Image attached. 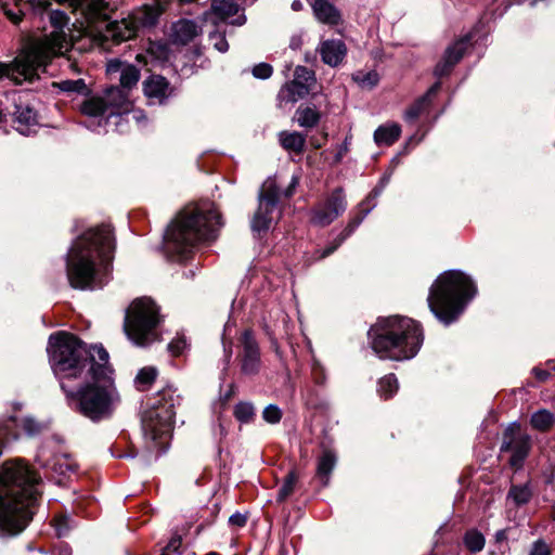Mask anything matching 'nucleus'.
Segmentation results:
<instances>
[{"label":"nucleus","instance_id":"6e6d98bb","mask_svg":"<svg viewBox=\"0 0 555 555\" xmlns=\"http://www.w3.org/2000/svg\"><path fill=\"white\" fill-rule=\"evenodd\" d=\"M348 151V143L347 140L345 141L344 145L341 146L340 151L337 153L335 160L338 163L341 160L344 154Z\"/></svg>","mask_w":555,"mask_h":555},{"label":"nucleus","instance_id":"9d476101","mask_svg":"<svg viewBox=\"0 0 555 555\" xmlns=\"http://www.w3.org/2000/svg\"><path fill=\"white\" fill-rule=\"evenodd\" d=\"M159 323L158 308L150 298L134 300L127 311L124 330L137 346H147L157 339L156 326Z\"/></svg>","mask_w":555,"mask_h":555},{"label":"nucleus","instance_id":"c85d7f7f","mask_svg":"<svg viewBox=\"0 0 555 555\" xmlns=\"http://www.w3.org/2000/svg\"><path fill=\"white\" fill-rule=\"evenodd\" d=\"M336 464V457L331 451H325L318 463V476L322 479L323 486L328 483V476Z\"/></svg>","mask_w":555,"mask_h":555},{"label":"nucleus","instance_id":"13d9d810","mask_svg":"<svg viewBox=\"0 0 555 555\" xmlns=\"http://www.w3.org/2000/svg\"><path fill=\"white\" fill-rule=\"evenodd\" d=\"M304 4L300 0H294L292 3V9L294 11H300L302 9Z\"/></svg>","mask_w":555,"mask_h":555},{"label":"nucleus","instance_id":"052dcab7","mask_svg":"<svg viewBox=\"0 0 555 555\" xmlns=\"http://www.w3.org/2000/svg\"><path fill=\"white\" fill-rule=\"evenodd\" d=\"M60 555H70V552L68 550L60 551Z\"/></svg>","mask_w":555,"mask_h":555},{"label":"nucleus","instance_id":"37998d69","mask_svg":"<svg viewBox=\"0 0 555 555\" xmlns=\"http://www.w3.org/2000/svg\"><path fill=\"white\" fill-rule=\"evenodd\" d=\"M262 417L267 423L276 424L281 421L282 411L275 404H270L264 408L262 412Z\"/></svg>","mask_w":555,"mask_h":555},{"label":"nucleus","instance_id":"bf43d9fd","mask_svg":"<svg viewBox=\"0 0 555 555\" xmlns=\"http://www.w3.org/2000/svg\"><path fill=\"white\" fill-rule=\"evenodd\" d=\"M65 65L70 68H75L76 66L69 62V60H65Z\"/></svg>","mask_w":555,"mask_h":555},{"label":"nucleus","instance_id":"a211bd4d","mask_svg":"<svg viewBox=\"0 0 555 555\" xmlns=\"http://www.w3.org/2000/svg\"><path fill=\"white\" fill-rule=\"evenodd\" d=\"M470 39V35H466L447 48L441 61L434 69L435 76L442 77L451 72L452 67L463 57Z\"/></svg>","mask_w":555,"mask_h":555},{"label":"nucleus","instance_id":"e433bc0d","mask_svg":"<svg viewBox=\"0 0 555 555\" xmlns=\"http://www.w3.org/2000/svg\"><path fill=\"white\" fill-rule=\"evenodd\" d=\"M214 27L215 29L208 34L209 41L212 43L216 50L224 53L229 49V43L225 40V31L221 30L220 25Z\"/></svg>","mask_w":555,"mask_h":555},{"label":"nucleus","instance_id":"6e6552de","mask_svg":"<svg viewBox=\"0 0 555 555\" xmlns=\"http://www.w3.org/2000/svg\"><path fill=\"white\" fill-rule=\"evenodd\" d=\"M158 397L152 406L143 413L142 428L145 440L151 443L149 448L159 453L165 451L168 446L175 405L179 403L180 397L171 387L164 389Z\"/></svg>","mask_w":555,"mask_h":555},{"label":"nucleus","instance_id":"f03ea898","mask_svg":"<svg viewBox=\"0 0 555 555\" xmlns=\"http://www.w3.org/2000/svg\"><path fill=\"white\" fill-rule=\"evenodd\" d=\"M114 240L107 224L90 228L77 237L66 257V274L72 287L101 288L108 280Z\"/></svg>","mask_w":555,"mask_h":555},{"label":"nucleus","instance_id":"dca6fc26","mask_svg":"<svg viewBox=\"0 0 555 555\" xmlns=\"http://www.w3.org/2000/svg\"><path fill=\"white\" fill-rule=\"evenodd\" d=\"M314 85V73L305 66H297L293 81L281 89L279 96L294 103L308 95Z\"/></svg>","mask_w":555,"mask_h":555},{"label":"nucleus","instance_id":"9b49d317","mask_svg":"<svg viewBox=\"0 0 555 555\" xmlns=\"http://www.w3.org/2000/svg\"><path fill=\"white\" fill-rule=\"evenodd\" d=\"M281 192L275 179H267L259 192L258 209L251 220V229L255 232L267 231L274 220L273 212L276 210Z\"/></svg>","mask_w":555,"mask_h":555},{"label":"nucleus","instance_id":"4c0bfd02","mask_svg":"<svg viewBox=\"0 0 555 555\" xmlns=\"http://www.w3.org/2000/svg\"><path fill=\"white\" fill-rule=\"evenodd\" d=\"M508 498L517 505H522L529 502L531 498V490L528 486H513L508 492Z\"/></svg>","mask_w":555,"mask_h":555},{"label":"nucleus","instance_id":"aec40b11","mask_svg":"<svg viewBox=\"0 0 555 555\" xmlns=\"http://www.w3.org/2000/svg\"><path fill=\"white\" fill-rule=\"evenodd\" d=\"M14 121L16 122V130L22 134H29L31 128L38 125L37 113L35 109L23 103L15 104Z\"/></svg>","mask_w":555,"mask_h":555},{"label":"nucleus","instance_id":"5fc2aeb1","mask_svg":"<svg viewBox=\"0 0 555 555\" xmlns=\"http://www.w3.org/2000/svg\"><path fill=\"white\" fill-rule=\"evenodd\" d=\"M301 38L299 36H295L291 39L289 47L293 50H298L301 47Z\"/></svg>","mask_w":555,"mask_h":555},{"label":"nucleus","instance_id":"f8f14e48","mask_svg":"<svg viewBox=\"0 0 555 555\" xmlns=\"http://www.w3.org/2000/svg\"><path fill=\"white\" fill-rule=\"evenodd\" d=\"M530 450V437L524 434L518 423H512L504 431L502 452H511L509 463L514 467H519L527 457Z\"/></svg>","mask_w":555,"mask_h":555},{"label":"nucleus","instance_id":"c03bdc74","mask_svg":"<svg viewBox=\"0 0 555 555\" xmlns=\"http://www.w3.org/2000/svg\"><path fill=\"white\" fill-rule=\"evenodd\" d=\"M272 66L268 63H260L254 66L253 75L259 79H267L272 75Z\"/></svg>","mask_w":555,"mask_h":555},{"label":"nucleus","instance_id":"7ed1b4c3","mask_svg":"<svg viewBox=\"0 0 555 555\" xmlns=\"http://www.w3.org/2000/svg\"><path fill=\"white\" fill-rule=\"evenodd\" d=\"M38 482L39 477L22 461L0 467V537H15L26 528L39 494Z\"/></svg>","mask_w":555,"mask_h":555},{"label":"nucleus","instance_id":"603ef678","mask_svg":"<svg viewBox=\"0 0 555 555\" xmlns=\"http://www.w3.org/2000/svg\"><path fill=\"white\" fill-rule=\"evenodd\" d=\"M299 183V178L297 176H293L292 177V180H291V183L289 185L287 186V189L284 191V196L285 197H289L293 195L294 193V190L296 189V186L298 185Z\"/></svg>","mask_w":555,"mask_h":555},{"label":"nucleus","instance_id":"393cba45","mask_svg":"<svg viewBox=\"0 0 555 555\" xmlns=\"http://www.w3.org/2000/svg\"><path fill=\"white\" fill-rule=\"evenodd\" d=\"M279 141L284 150L296 154H301L305 150L306 137L297 131H281Z\"/></svg>","mask_w":555,"mask_h":555},{"label":"nucleus","instance_id":"ea45409f","mask_svg":"<svg viewBox=\"0 0 555 555\" xmlns=\"http://www.w3.org/2000/svg\"><path fill=\"white\" fill-rule=\"evenodd\" d=\"M254 414V406L249 402H240L234 408V415L240 422L248 423Z\"/></svg>","mask_w":555,"mask_h":555},{"label":"nucleus","instance_id":"72a5a7b5","mask_svg":"<svg viewBox=\"0 0 555 555\" xmlns=\"http://www.w3.org/2000/svg\"><path fill=\"white\" fill-rule=\"evenodd\" d=\"M298 480V476L295 470H291L284 481L282 487L279 489L276 501L284 502L295 490L296 483Z\"/></svg>","mask_w":555,"mask_h":555},{"label":"nucleus","instance_id":"f3484780","mask_svg":"<svg viewBox=\"0 0 555 555\" xmlns=\"http://www.w3.org/2000/svg\"><path fill=\"white\" fill-rule=\"evenodd\" d=\"M243 347L241 370L246 375L257 374L260 367V352L257 341L250 331H245L241 337Z\"/></svg>","mask_w":555,"mask_h":555},{"label":"nucleus","instance_id":"5701e85b","mask_svg":"<svg viewBox=\"0 0 555 555\" xmlns=\"http://www.w3.org/2000/svg\"><path fill=\"white\" fill-rule=\"evenodd\" d=\"M201 33L197 24L190 20H180L172 25V39L177 43L186 44Z\"/></svg>","mask_w":555,"mask_h":555},{"label":"nucleus","instance_id":"b1692460","mask_svg":"<svg viewBox=\"0 0 555 555\" xmlns=\"http://www.w3.org/2000/svg\"><path fill=\"white\" fill-rule=\"evenodd\" d=\"M440 89V82L434 83L428 91L418 98L404 113V120L406 122H414L421 114L429 106L431 98Z\"/></svg>","mask_w":555,"mask_h":555},{"label":"nucleus","instance_id":"de8ad7c7","mask_svg":"<svg viewBox=\"0 0 555 555\" xmlns=\"http://www.w3.org/2000/svg\"><path fill=\"white\" fill-rule=\"evenodd\" d=\"M22 2H23V1H21V2H18V3H16V2H15V4H16L17 7H21V5H22ZM4 13H5V15H7V16H8V17H9V18L14 23V24L20 23V22H21V20H22V15L24 14V12H23V9H22V8H18V10H17V11H14V10H11V9H4Z\"/></svg>","mask_w":555,"mask_h":555},{"label":"nucleus","instance_id":"e2e57ef3","mask_svg":"<svg viewBox=\"0 0 555 555\" xmlns=\"http://www.w3.org/2000/svg\"><path fill=\"white\" fill-rule=\"evenodd\" d=\"M206 555H220V554H219V553H217V552H209V553H207Z\"/></svg>","mask_w":555,"mask_h":555},{"label":"nucleus","instance_id":"09e8293b","mask_svg":"<svg viewBox=\"0 0 555 555\" xmlns=\"http://www.w3.org/2000/svg\"><path fill=\"white\" fill-rule=\"evenodd\" d=\"M126 64L127 63H124L117 59L111 60L107 63V73L108 74L121 73V70L124 69V66H126Z\"/></svg>","mask_w":555,"mask_h":555},{"label":"nucleus","instance_id":"58836bf2","mask_svg":"<svg viewBox=\"0 0 555 555\" xmlns=\"http://www.w3.org/2000/svg\"><path fill=\"white\" fill-rule=\"evenodd\" d=\"M157 371L155 367L149 366L140 370L135 377V383L140 389H144L156 378Z\"/></svg>","mask_w":555,"mask_h":555},{"label":"nucleus","instance_id":"412c9836","mask_svg":"<svg viewBox=\"0 0 555 555\" xmlns=\"http://www.w3.org/2000/svg\"><path fill=\"white\" fill-rule=\"evenodd\" d=\"M311 3L314 16L321 23L337 25L340 22V12L326 0H308Z\"/></svg>","mask_w":555,"mask_h":555},{"label":"nucleus","instance_id":"20e7f679","mask_svg":"<svg viewBox=\"0 0 555 555\" xmlns=\"http://www.w3.org/2000/svg\"><path fill=\"white\" fill-rule=\"evenodd\" d=\"M51 30L48 35L30 42L11 64L0 63V78L8 77L15 83L33 81L55 56L63 55L70 48L65 28L68 25L67 15L60 10L48 13Z\"/></svg>","mask_w":555,"mask_h":555},{"label":"nucleus","instance_id":"6ab92c4d","mask_svg":"<svg viewBox=\"0 0 555 555\" xmlns=\"http://www.w3.org/2000/svg\"><path fill=\"white\" fill-rule=\"evenodd\" d=\"M318 51L325 64L335 67L345 59L347 48L341 40L328 39L320 43Z\"/></svg>","mask_w":555,"mask_h":555},{"label":"nucleus","instance_id":"4468645a","mask_svg":"<svg viewBox=\"0 0 555 555\" xmlns=\"http://www.w3.org/2000/svg\"><path fill=\"white\" fill-rule=\"evenodd\" d=\"M346 207L347 203L343 190L336 189L325 202L319 204L312 210L311 222L318 227H326L338 218L346 210Z\"/></svg>","mask_w":555,"mask_h":555},{"label":"nucleus","instance_id":"680f3d73","mask_svg":"<svg viewBox=\"0 0 555 555\" xmlns=\"http://www.w3.org/2000/svg\"><path fill=\"white\" fill-rule=\"evenodd\" d=\"M4 119V114L2 112V109L0 108V124L3 121Z\"/></svg>","mask_w":555,"mask_h":555},{"label":"nucleus","instance_id":"2f4dec72","mask_svg":"<svg viewBox=\"0 0 555 555\" xmlns=\"http://www.w3.org/2000/svg\"><path fill=\"white\" fill-rule=\"evenodd\" d=\"M43 466H50L53 472L61 476H65L67 472H74L76 465L65 455L55 456L52 463H42Z\"/></svg>","mask_w":555,"mask_h":555},{"label":"nucleus","instance_id":"a18cd8bd","mask_svg":"<svg viewBox=\"0 0 555 555\" xmlns=\"http://www.w3.org/2000/svg\"><path fill=\"white\" fill-rule=\"evenodd\" d=\"M528 555H551V547L543 540H538L531 545Z\"/></svg>","mask_w":555,"mask_h":555},{"label":"nucleus","instance_id":"79ce46f5","mask_svg":"<svg viewBox=\"0 0 555 555\" xmlns=\"http://www.w3.org/2000/svg\"><path fill=\"white\" fill-rule=\"evenodd\" d=\"M189 344L186 341V338L184 335H178L176 338H173L169 345L168 350L169 352L177 357L183 353V351L188 348Z\"/></svg>","mask_w":555,"mask_h":555},{"label":"nucleus","instance_id":"cd10ccee","mask_svg":"<svg viewBox=\"0 0 555 555\" xmlns=\"http://www.w3.org/2000/svg\"><path fill=\"white\" fill-rule=\"evenodd\" d=\"M554 421L555 417L553 413L548 410L541 409L531 415L530 424L537 430L546 431L553 426Z\"/></svg>","mask_w":555,"mask_h":555},{"label":"nucleus","instance_id":"ddd939ff","mask_svg":"<svg viewBox=\"0 0 555 555\" xmlns=\"http://www.w3.org/2000/svg\"><path fill=\"white\" fill-rule=\"evenodd\" d=\"M240 5L235 0H212L209 11L203 14L205 23L218 26L229 22L231 25L242 26L246 22L244 13H240Z\"/></svg>","mask_w":555,"mask_h":555},{"label":"nucleus","instance_id":"473e14b6","mask_svg":"<svg viewBox=\"0 0 555 555\" xmlns=\"http://www.w3.org/2000/svg\"><path fill=\"white\" fill-rule=\"evenodd\" d=\"M398 379L395 374H388L379 379L378 392L385 399L390 398L398 390Z\"/></svg>","mask_w":555,"mask_h":555},{"label":"nucleus","instance_id":"c756f323","mask_svg":"<svg viewBox=\"0 0 555 555\" xmlns=\"http://www.w3.org/2000/svg\"><path fill=\"white\" fill-rule=\"evenodd\" d=\"M463 542L465 547L472 553L481 552L486 544L483 534L477 529H469L465 532Z\"/></svg>","mask_w":555,"mask_h":555},{"label":"nucleus","instance_id":"8fccbe9b","mask_svg":"<svg viewBox=\"0 0 555 555\" xmlns=\"http://www.w3.org/2000/svg\"><path fill=\"white\" fill-rule=\"evenodd\" d=\"M246 521H247L246 515L241 514V513H235V514L231 515L229 518L230 525L240 527V528L244 527L246 525Z\"/></svg>","mask_w":555,"mask_h":555},{"label":"nucleus","instance_id":"49530a36","mask_svg":"<svg viewBox=\"0 0 555 555\" xmlns=\"http://www.w3.org/2000/svg\"><path fill=\"white\" fill-rule=\"evenodd\" d=\"M68 522L69 518L65 516L56 518L54 520V527L59 537H63L67 533V531L69 530Z\"/></svg>","mask_w":555,"mask_h":555},{"label":"nucleus","instance_id":"864d4df0","mask_svg":"<svg viewBox=\"0 0 555 555\" xmlns=\"http://www.w3.org/2000/svg\"><path fill=\"white\" fill-rule=\"evenodd\" d=\"M128 114H131L132 119H134L139 124L145 119V115L142 111H132L130 108V112Z\"/></svg>","mask_w":555,"mask_h":555},{"label":"nucleus","instance_id":"a878e982","mask_svg":"<svg viewBox=\"0 0 555 555\" xmlns=\"http://www.w3.org/2000/svg\"><path fill=\"white\" fill-rule=\"evenodd\" d=\"M401 128L398 124L379 126L374 132V141L377 145H391L400 137Z\"/></svg>","mask_w":555,"mask_h":555},{"label":"nucleus","instance_id":"3c124183","mask_svg":"<svg viewBox=\"0 0 555 555\" xmlns=\"http://www.w3.org/2000/svg\"><path fill=\"white\" fill-rule=\"evenodd\" d=\"M532 373L540 382H545L551 377V373L548 371L540 367H533Z\"/></svg>","mask_w":555,"mask_h":555},{"label":"nucleus","instance_id":"69168bd1","mask_svg":"<svg viewBox=\"0 0 555 555\" xmlns=\"http://www.w3.org/2000/svg\"><path fill=\"white\" fill-rule=\"evenodd\" d=\"M553 370L555 371V365L553 366Z\"/></svg>","mask_w":555,"mask_h":555},{"label":"nucleus","instance_id":"423d86ee","mask_svg":"<svg viewBox=\"0 0 555 555\" xmlns=\"http://www.w3.org/2000/svg\"><path fill=\"white\" fill-rule=\"evenodd\" d=\"M371 346L380 359L395 361L415 357L423 344V331L417 322L403 317L379 319L370 331Z\"/></svg>","mask_w":555,"mask_h":555},{"label":"nucleus","instance_id":"f704fd0d","mask_svg":"<svg viewBox=\"0 0 555 555\" xmlns=\"http://www.w3.org/2000/svg\"><path fill=\"white\" fill-rule=\"evenodd\" d=\"M54 87H57L61 91L67 93H78L83 94L87 91V86L83 79L79 78L76 80H61L59 82L53 83Z\"/></svg>","mask_w":555,"mask_h":555},{"label":"nucleus","instance_id":"1a4fd4ad","mask_svg":"<svg viewBox=\"0 0 555 555\" xmlns=\"http://www.w3.org/2000/svg\"><path fill=\"white\" fill-rule=\"evenodd\" d=\"M132 103L129 93L120 87H111L102 96H92L80 105V112L88 117L86 126L92 131L100 132L106 128L111 119H115L116 126L122 120V115L128 114Z\"/></svg>","mask_w":555,"mask_h":555},{"label":"nucleus","instance_id":"39448f33","mask_svg":"<svg viewBox=\"0 0 555 555\" xmlns=\"http://www.w3.org/2000/svg\"><path fill=\"white\" fill-rule=\"evenodd\" d=\"M222 225L218 210L209 204L188 206L168 227L165 234V251L176 260L198 243L212 242Z\"/></svg>","mask_w":555,"mask_h":555},{"label":"nucleus","instance_id":"f257e3e1","mask_svg":"<svg viewBox=\"0 0 555 555\" xmlns=\"http://www.w3.org/2000/svg\"><path fill=\"white\" fill-rule=\"evenodd\" d=\"M47 350L70 409L92 422L111 417L120 397L108 365V352L102 346L89 349L65 332L52 334Z\"/></svg>","mask_w":555,"mask_h":555},{"label":"nucleus","instance_id":"4be33fe9","mask_svg":"<svg viewBox=\"0 0 555 555\" xmlns=\"http://www.w3.org/2000/svg\"><path fill=\"white\" fill-rule=\"evenodd\" d=\"M144 94L151 101L163 103L168 96L169 83L162 76H151L143 83Z\"/></svg>","mask_w":555,"mask_h":555},{"label":"nucleus","instance_id":"0eeeda50","mask_svg":"<svg viewBox=\"0 0 555 555\" xmlns=\"http://www.w3.org/2000/svg\"><path fill=\"white\" fill-rule=\"evenodd\" d=\"M476 293V285L464 272L447 271L431 285L428 307L441 323L449 325L457 320Z\"/></svg>","mask_w":555,"mask_h":555},{"label":"nucleus","instance_id":"7c9ffc66","mask_svg":"<svg viewBox=\"0 0 555 555\" xmlns=\"http://www.w3.org/2000/svg\"><path fill=\"white\" fill-rule=\"evenodd\" d=\"M140 79V70L132 64H126L120 73V85L124 89H130L138 83Z\"/></svg>","mask_w":555,"mask_h":555},{"label":"nucleus","instance_id":"bb28decb","mask_svg":"<svg viewBox=\"0 0 555 555\" xmlns=\"http://www.w3.org/2000/svg\"><path fill=\"white\" fill-rule=\"evenodd\" d=\"M295 115L298 125L305 128H312L320 120L319 112L310 106L298 107Z\"/></svg>","mask_w":555,"mask_h":555},{"label":"nucleus","instance_id":"a19ab883","mask_svg":"<svg viewBox=\"0 0 555 555\" xmlns=\"http://www.w3.org/2000/svg\"><path fill=\"white\" fill-rule=\"evenodd\" d=\"M27 436H36L42 430V424L33 417H24L18 424Z\"/></svg>","mask_w":555,"mask_h":555},{"label":"nucleus","instance_id":"4d7b16f0","mask_svg":"<svg viewBox=\"0 0 555 555\" xmlns=\"http://www.w3.org/2000/svg\"><path fill=\"white\" fill-rule=\"evenodd\" d=\"M507 539L506 531L505 530H499L495 533V541L501 542Z\"/></svg>","mask_w":555,"mask_h":555},{"label":"nucleus","instance_id":"0e129e2a","mask_svg":"<svg viewBox=\"0 0 555 555\" xmlns=\"http://www.w3.org/2000/svg\"><path fill=\"white\" fill-rule=\"evenodd\" d=\"M553 518L555 519V506L553 507Z\"/></svg>","mask_w":555,"mask_h":555},{"label":"nucleus","instance_id":"c9c22d12","mask_svg":"<svg viewBox=\"0 0 555 555\" xmlns=\"http://www.w3.org/2000/svg\"><path fill=\"white\" fill-rule=\"evenodd\" d=\"M352 79L362 88L372 89L378 81L379 76L375 70L357 72L352 75Z\"/></svg>","mask_w":555,"mask_h":555},{"label":"nucleus","instance_id":"2eb2a0df","mask_svg":"<svg viewBox=\"0 0 555 555\" xmlns=\"http://www.w3.org/2000/svg\"><path fill=\"white\" fill-rule=\"evenodd\" d=\"M387 180L382 181L380 189L373 190L369 196L359 205L360 216L354 218L349 224L339 233V235L334 240V242L322 250L319 258L323 259L331 254H333L343 243L349 237L353 231L360 225L363 219L370 214V211L375 207V199L379 196L384 185Z\"/></svg>","mask_w":555,"mask_h":555}]
</instances>
